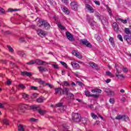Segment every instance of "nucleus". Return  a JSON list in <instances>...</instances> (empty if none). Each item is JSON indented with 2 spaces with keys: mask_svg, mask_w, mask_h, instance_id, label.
<instances>
[{
  "mask_svg": "<svg viewBox=\"0 0 131 131\" xmlns=\"http://www.w3.org/2000/svg\"><path fill=\"white\" fill-rule=\"evenodd\" d=\"M72 119L75 122H79L80 121V115L78 113H74L72 115Z\"/></svg>",
  "mask_w": 131,
  "mask_h": 131,
  "instance_id": "1",
  "label": "nucleus"
},
{
  "mask_svg": "<svg viewBox=\"0 0 131 131\" xmlns=\"http://www.w3.org/2000/svg\"><path fill=\"white\" fill-rule=\"evenodd\" d=\"M21 75L23 76L26 75L27 76H31L32 75V73L30 72H28L27 71L21 72Z\"/></svg>",
  "mask_w": 131,
  "mask_h": 131,
  "instance_id": "16",
  "label": "nucleus"
},
{
  "mask_svg": "<svg viewBox=\"0 0 131 131\" xmlns=\"http://www.w3.org/2000/svg\"><path fill=\"white\" fill-rule=\"evenodd\" d=\"M95 4H96V5H97L98 6H100V2L98 1H94Z\"/></svg>",
  "mask_w": 131,
  "mask_h": 131,
  "instance_id": "64",
  "label": "nucleus"
},
{
  "mask_svg": "<svg viewBox=\"0 0 131 131\" xmlns=\"http://www.w3.org/2000/svg\"><path fill=\"white\" fill-rule=\"evenodd\" d=\"M60 63L61 64V65H62V66H64V67H65V68H68V66H67V64L63 62V61H60Z\"/></svg>",
  "mask_w": 131,
  "mask_h": 131,
  "instance_id": "45",
  "label": "nucleus"
},
{
  "mask_svg": "<svg viewBox=\"0 0 131 131\" xmlns=\"http://www.w3.org/2000/svg\"><path fill=\"white\" fill-rule=\"evenodd\" d=\"M109 41L113 46V45H114V38H113V37H110L109 39Z\"/></svg>",
  "mask_w": 131,
  "mask_h": 131,
  "instance_id": "37",
  "label": "nucleus"
},
{
  "mask_svg": "<svg viewBox=\"0 0 131 131\" xmlns=\"http://www.w3.org/2000/svg\"><path fill=\"white\" fill-rule=\"evenodd\" d=\"M88 121H89V119L86 118H81L80 119V121L81 124H83V125H86V123H88Z\"/></svg>",
  "mask_w": 131,
  "mask_h": 131,
  "instance_id": "8",
  "label": "nucleus"
},
{
  "mask_svg": "<svg viewBox=\"0 0 131 131\" xmlns=\"http://www.w3.org/2000/svg\"><path fill=\"white\" fill-rule=\"evenodd\" d=\"M72 53L74 55V56H75L77 57V58H78V59H82V55H81L80 53L77 52L76 51L74 50L72 52Z\"/></svg>",
  "mask_w": 131,
  "mask_h": 131,
  "instance_id": "7",
  "label": "nucleus"
},
{
  "mask_svg": "<svg viewBox=\"0 0 131 131\" xmlns=\"http://www.w3.org/2000/svg\"><path fill=\"white\" fill-rule=\"evenodd\" d=\"M3 123H4V124H6V125H8V124H9V120L7 119H4L3 120Z\"/></svg>",
  "mask_w": 131,
  "mask_h": 131,
  "instance_id": "46",
  "label": "nucleus"
},
{
  "mask_svg": "<svg viewBox=\"0 0 131 131\" xmlns=\"http://www.w3.org/2000/svg\"><path fill=\"white\" fill-rule=\"evenodd\" d=\"M63 104L62 103H58L55 105V107H62Z\"/></svg>",
  "mask_w": 131,
  "mask_h": 131,
  "instance_id": "53",
  "label": "nucleus"
},
{
  "mask_svg": "<svg viewBox=\"0 0 131 131\" xmlns=\"http://www.w3.org/2000/svg\"><path fill=\"white\" fill-rule=\"evenodd\" d=\"M122 70H123V72H126H126H128V70L126 68L123 67Z\"/></svg>",
  "mask_w": 131,
  "mask_h": 131,
  "instance_id": "60",
  "label": "nucleus"
},
{
  "mask_svg": "<svg viewBox=\"0 0 131 131\" xmlns=\"http://www.w3.org/2000/svg\"><path fill=\"white\" fill-rule=\"evenodd\" d=\"M84 93L86 97H94V98H95L96 99L100 97V95L99 94H91V92H90L89 90H85Z\"/></svg>",
  "mask_w": 131,
  "mask_h": 131,
  "instance_id": "2",
  "label": "nucleus"
},
{
  "mask_svg": "<svg viewBox=\"0 0 131 131\" xmlns=\"http://www.w3.org/2000/svg\"><path fill=\"white\" fill-rule=\"evenodd\" d=\"M116 69L117 70V73H120L119 72V70H120V67H119V65L118 64H115Z\"/></svg>",
  "mask_w": 131,
  "mask_h": 131,
  "instance_id": "35",
  "label": "nucleus"
},
{
  "mask_svg": "<svg viewBox=\"0 0 131 131\" xmlns=\"http://www.w3.org/2000/svg\"><path fill=\"white\" fill-rule=\"evenodd\" d=\"M0 63H3V64H6L7 60L2 59L0 60Z\"/></svg>",
  "mask_w": 131,
  "mask_h": 131,
  "instance_id": "61",
  "label": "nucleus"
},
{
  "mask_svg": "<svg viewBox=\"0 0 131 131\" xmlns=\"http://www.w3.org/2000/svg\"><path fill=\"white\" fill-rule=\"evenodd\" d=\"M63 83L65 86H69V83H68L67 81H63Z\"/></svg>",
  "mask_w": 131,
  "mask_h": 131,
  "instance_id": "58",
  "label": "nucleus"
},
{
  "mask_svg": "<svg viewBox=\"0 0 131 131\" xmlns=\"http://www.w3.org/2000/svg\"><path fill=\"white\" fill-rule=\"evenodd\" d=\"M45 23V20H39L37 24L38 27H41L42 26H43V24Z\"/></svg>",
  "mask_w": 131,
  "mask_h": 131,
  "instance_id": "14",
  "label": "nucleus"
},
{
  "mask_svg": "<svg viewBox=\"0 0 131 131\" xmlns=\"http://www.w3.org/2000/svg\"><path fill=\"white\" fill-rule=\"evenodd\" d=\"M69 93V89L68 88H63V89L62 90V95H67V96L68 95V94Z\"/></svg>",
  "mask_w": 131,
  "mask_h": 131,
  "instance_id": "17",
  "label": "nucleus"
},
{
  "mask_svg": "<svg viewBox=\"0 0 131 131\" xmlns=\"http://www.w3.org/2000/svg\"><path fill=\"white\" fill-rule=\"evenodd\" d=\"M23 98H24V99H25V100H28V99H29L28 95H27L26 94H23Z\"/></svg>",
  "mask_w": 131,
  "mask_h": 131,
  "instance_id": "43",
  "label": "nucleus"
},
{
  "mask_svg": "<svg viewBox=\"0 0 131 131\" xmlns=\"http://www.w3.org/2000/svg\"><path fill=\"white\" fill-rule=\"evenodd\" d=\"M52 66L55 69H59V66H58V64H52Z\"/></svg>",
  "mask_w": 131,
  "mask_h": 131,
  "instance_id": "56",
  "label": "nucleus"
},
{
  "mask_svg": "<svg viewBox=\"0 0 131 131\" xmlns=\"http://www.w3.org/2000/svg\"><path fill=\"white\" fill-rule=\"evenodd\" d=\"M36 97H37V94L33 93V94H32L31 98L32 99H35V98H36Z\"/></svg>",
  "mask_w": 131,
  "mask_h": 131,
  "instance_id": "47",
  "label": "nucleus"
},
{
  "mask_svg": "<svg viewBox=\"0 0 131 131\" xmlns=\"http://www.w3.org/2000/svg\"><path fill=\"white\" fill-rule=\"evenodd\" d=\"M131 37L130 36H129V35H125L124 37V39H125V40H126L128 43V45H129L130 43L129 42V41H128V40H130Z\"/></svg>",
  "mask_w": 131,
  "mask_h": 131,
  "instance_id": "18",
  "label": "nucleus"
},
{
  "mask_svg": "<svg viewBox=\"0 0 131 131\" xmlns=\"http://www.w3.org/2000/svg\"><path fill=\"white\" fill-rule=\"evenodd\" d=\"M45 63H46V61H45L40 59L35 60V64H37V65H43Z\"/></svg>",
  "mask_w": 131,
  "mask_h": 131,
  "instance_id": "13",
  "label": "nucleus"
},
{
  "mask_svg": "<svg viewBox=\"0 0 131 131\" xmlns=\"http://www.w3.org/2000/svg\"><path fill=\"white\" fill-rule=\"evenodd\" d=\"M78 85H79L80 86H82L83 85V83L81 82H77Z\"/></svg>",
  "mask_w": 131,
  "mask_h": 131,
  "instance_id": "62",
  "label": "nucleus"
},
{
  "mask_svg": "<svg viewBox=\"0 0 131 131\" xmlns=\"http://www.w3.org/2000/svg\"><path fill=\"white\" fill-rule=\"evenodd\" d=\"M45 99L43 97H40L38 99H37V102L38 103H42L43 101H45Z\"/></svg>",
  "mask_w": 131,
  "mask_h": 131,
  "instance_id": "24",
  "label": "nucleus"
},
{
  "mask_svg": "<svg viewBox=\"0 0 131 131\" xmlns=\"http://www.w3.org/2000/svg\"><path fill=\"white\" fill-rule=\"evenodd\" d=\"M91 117L93 119H97L98 118V116L93 113H91Z\"/></svg>",
  "mask_w": 131,
  "mask_h": 131,
  "instance_id": "41",
  "label": "nucleus"
},
{
  "mask_svg": "<svg viewBox=\"0 0 131 131\" xmlns=\"http://www.w3.org/2000/svg\"><path fill=\"white\" fill-rule=\"evenodd\" d=\"M68 96V98H70L71 100H74V95L72 93H68V94L67 95Z\"/></svg>",
  "mask_w": 131,
  "mask_h": 131,
  "instance_id": "27",
  "label": "nucleus"
},
{
  "mask_svg": "<svg viewBox=\"0 0 131 131\" xmlns=\"http://www.w3.org/2000/svg\"><path fill=\"white\" fill-rule=\"evenodd\" d=\"M108 95L110 96H114V92L112 91V90H108L106 92Z\"/></svg>",
  "mask_w": 131,
  "mask_h": 131,
  "instance_id": "33",
  "label": "nucleus"
},
{
  "mask_svg": "<svg viewBox=\"0 0 131 131\" xmlns=\"http://www.w3.org/2000/svg\"><path fill=\"white\" fill-rule=\"evenodd\" d=\"M116 77H121L122 78H124V75L123 74L119 75V73H116Z\"/></svg>",
  "mask_w": 131,
  "mask_h": 131,
  "instance_id": "40",
  "label": "nucleus"
},
{
  "mask_svg": "<svg viewBox=\"0 0 131 131\" xmlns=\"http://www.w3.org/2000/svg\"><path fill=\"white\" fill-rule=\"evenodd\" d=\"M37 33L39 36H41V37H43V36H46V35H47V33L41 29L37 30Z\"/></svg>",
  "mask_w": 131,
  "mask_h": 131,
  "instance_id": "6",
  "label": "nucleus"
},
{
  "mask_svg": "<svg viewBox=\"0 0 131 131\" xmlns=\"http://www.w3.org/2000/svg\"><path fill=\"white\" fill-rule=\"evenodd\" d=\"M122 119L124 121H128L129 120V117L126 115H123Z\"/></svg>",
  "mask_w": 131,
  "mask_h": 131,
  "instance_id": "28",
  "label": "nucleus"
},
{
  "mask_svg": "<svg viewBox=\"0 0 131 131\" xmlns=\"http://www.w3.org/2000/svg\"><path fill=\"white\" fill-rule=\"evenodd\" d=\"M117 37L119 39V40H120L121 41H123V39H122V36H121V35H118Z\"/></svg>",
  "mask_w": 131,
  "mask_h": 131,
  "instance_id": "49",
  "label": "nucleus"
},
{
  "mask_svg": "<svg viewBox=\"0 0 131 131\" xmlns=\"http://www.w3.org/2000/svg\"><path fill=\"white\" fill-rule=\"evenodd\" d=\"M123 118V116L121 115H117V116L115 117V119L117 120H120L121 119H122Z\"/></svg>",
  "mask_w": 131,
  "mask_h": 131,
  "instance_id": "29",
  "label": "nucleus"
},
{
  "mask_svg": "<svg viewBox=\"0 0 131 131\" xmlns=\"http://www.w3.org/2000/svg\"><path fill=\"white\" fill-rule=\"evenodd\" d=\"M71 65L74 69L75 70H78L79 68H80V67L79 66V64L74 62H71Z\"/></svg>",
  "mask_w": 131,
  "mask_h": 131,
  "instance_id": "9",
  "label": "nucleus"
},
{
  "mask_svg": "<svg viewBox=\"0 0 131 131\" xmlns=\"http://www.w3.org/2000/svg\"><path fill=\"white\" fill-rule=\"evenodd\" d=\"M38 83H39V84H42V85L44 86L43 84L46 83V82L43 80H40L38 81Z\"/></svg>",
  "mask_w": 131,
  "mask_h": 131,
  "instance_id": "54",
  "label": "nucleus"
},
{
  "mask_svg": "<svg viewBox=\"0 0 131 131\" xmlns=\"http://www.w3.org/2000/svg\"><path fill=\"white\" fill-rule=\"evenodd\" d=\"M38 119L34 118H31L29 119V121H30V122H36V121H38Z\"/></svg>",
  "mask_w": 131,
  "mask_h": 131,
  "instance_id": "34",
  "label": "nucleus"
},
{
  "mask_svg": "<svg viewBox=\"0 0 131 131\" xmlns=\"http://www.w3.org/2000/svg\"><path fill=\"white\" fill-rule=\"evenodd\" d=\"M30 89L33 91H37L38 88L35 86H31Z\"/></svg>",
  "mask_w": 131,
  "mask_h": 131,
  "instance_id": "50",
  "label": "nucleus"
},
{
  "mask_svg": "<svg viewBox=\"0 0 131 131\" xmlns=\"http://www.w3.org/2000/svg\"><path fill=\"white\" fill-rule=\"evenodd\" d=\"M117 21H120L122 22V23H123V24H126L127 23V20L126 19H122L119 17H118L116 18Z\"/></svg>",
  "mask_w": 131,
  "mask_h": 131,
  "instance_id": "22",
  "label": "nucleus"
},
{
  "mask_svg": "<svg viewBox=\"0 0 131 131\" xmlns=\"http://www.w3.org/2000/svg\"><path fill=\"white\" fill-rule=\"evenodd\" d=\"M38 113H39V114L40 115H43V114H45V113H46V111L42 110H38Z\"/></svg>",
  "mask_w": 131,
  "mask_h": 131,
  "instance_id": "39",
  "label": "nucleus"
},
{
  "mask_svg": "<svg viewBox=\"0 0 131 131\" xmlns=\"http://www.w3.org/2000/svg\"><path fill=\"white\" fill-rule=\"evenodd\" d=\"M95 16L96 17H97L101 21V22H102V18H103V16H102L99 12L97 11L95 12Z\"/></svg>",
  "mask_w": 131,
  "mask_h": 131,
  "instance_id": "15",
  "label": "nucleus"
},
{
  "mask_svg": "<svg viewBox=\"0 0 131 131\" xmlns=\"http://www.w3.org/2000/svg\"><path fill=\"white\" fill-rule=\"evenodd\" d=\"M55 94L60 95V96H62V95H63V93H62L63 89H62V88H55Z\"/></svg>",
  "mask_w": 131,
  "mask_h": 131,
  "instance_id": "10",
  "label": "nucleus"
},
{
  "mask_svg": "<svg viewBox=\"0 0 131 131\" xmlns=\"http://www.w3.org/2000/svg\"><path fill=\"white\" fill-rule=\"evenodd\" d=\"M18 87L20 88V89H22V90H24V89H25L26 88V87L24 84H19L18 85Z\"/></svg>",
  "mask_w": 131,
  "mask_h": 131,
  "instance_id": "48",
  "label": "nucleus"
},
{
  "mask_svg": "<svg viewBox=\"0 0 131 131\" xmlns=\"http://www.w3.org/2000/svg\"><path fill=\"white\" fill-rule=\"evenodd\" d=\"M81 43L86 46L87 48H92V44L87 39H82L80 40Z\"/></svg>",
  "mask_w": 131,
  "mask_h": 131,
  "instance_id": "3",
  "label": "nucleus"
},
{
  "mask_svg": "<svg viewBox=\"0 0 131 131\" xmlns=\"http://www.w3.org/2000/svg\"><path fill=\"white\" fill-rule=\"evenodd\" d=\"M30 28H31L32 29H35V28H36V27L35 26V25H33L30 26Z\"/></svg>",
  "mask_w": 131,
  "mask_h": 131,
  "instance_id": "63",
  "label": "nucleus"
},
{
  "mask_svg": "<svg viewBox=\"0 0 131 131\" xmlns=\"http://www.w3.org/2000/svg\"><path fill=\"white\" fill-rule=\"evenodd\" d=\"M92 93H96L100 95L102 93V90L101 89H93L91 91Z\"/></svg>",
  "mask_w": 131,
  "mask_h": 131,
  "instance_id": "21",
  "label": "nucleus"
},
{
  "mask_svg": "<svg viewBox=\"0 0 131 131\" xmlns=\"http://www.w3.org/2000/svg\"><path fill=\"white\" fill-rule=\"evenodd\" d=\"M57 26L61 29V30H65L66 28L64 26H62V24L59 21L57 22Z\"/></svg>",
  "mask_w": 131,
  "mask_h": 131,
  "instance_id": "20",
  "label": "nucleus"
},
{
  "mask_svg": "<svg viewBox=\"0 0 131 131\" xmlns=\"http://www.w3.org/2000/svg\"><path fill=\"white\" fill-rule=\"evenodd\" d=\"M106 9L109 13L110 16H112V11H111V9H110V7L107 6Z\"/></svg>",
  "mask_w": 131,
  "mask_h": 131,
  "instance_id": "38",
  "label": "nucleus"
},
{
  "mask_svg": "<svg viewBox=\"0 0 131 131\" xmlns=\"http://www.w3.org/2000/svg\"><path fill=\"white\" fill-rule=\"evenodd\" d=\"M109 102L111 104H114L115 101H114V98H110L109 100Z\"/></svg>",
  "mask_w": 131,
  "mask_h": 131,
  "instance_id": "51",
  "label": "nucleus"
},
{
  "mask_svg": "<svg viewBox=\"0 0 131 131\" xmlns=\"http://www.w3.org/2000/svg\"><path fill=\"white\" fill-rule=\"evenodd\" d=\"M66 35L70 41H74L75 40V39H74V37H73V35L72 34L70 33L69 32H67L66 33Z\"/></svg>",
  "mask_w": 131,
  "mask_h": 131,
  "instance_id": "5",
  "label": "nucleus"
},
{
  "mask_svg": "<svg viewBox=\"0 0 131 131\" xmlns=\"http://www.w3.org/2000/svg\"><path fill=\"white\" fill-rule=\"evenodd\" d=\"M89 64L91 67H92V68H95V67H98V64L95 63L94 62H90Z\"/></svg>",
  "mask_w": 131,
  "mask_h": 131,
  "instance_id": "31",
  "label": "nucleus"
},
{
  "mask_svg": "<svg viewBox=\"0 0 131 131\" xmlns=\"http://www.w3.org/2000/svg\"><path fill=\"white\" fill-rule=\"evenodd\" d=\"M27 107H28V106L27 105V104H22V105L20 106L21 109H27Z\"/></svg>",
  "mask_w": 131,
  "mask_h": 131,
  "instance_id": "44",
  "label": "nucleus"
},
{
  "mask_svg": "<svg viewBox=\"0 0 131 131\" xmlns=\"http://www.w3.org/2000/svg\"><path fill=\"white\" fill-rule=\"evenodd\" d=\"M17 55L20 57H26V54L23 51H17Z\"/></svg>",
  "mask_w": 131,
  "mask_h": 131,
  "instance_id": "25",
  "label": "nucleus"
},
{
  "mask_svg": "<svg viewBox=\"0 0 131 131\" xmlns=\"http://www.w3.org/2000/svg\"><path fill=\"white\" fill-rule=\"evenodd\" d=\"M43 26L44 27V28H46V29H50V28H51V25H50L45 20H44V24Z\"/></svg>",
  "mask_w": 131,
  "mask_h": 131,
  "instance_id": "19",
  "label": "nucleus"
},
{
  "mask_svg": "<svg viewBox=\"0 0 131 131\" xmlns=\"http://www.w3.org/2000/svg\"><path fill=\"white\" fill-rule=\"evenodd\" d=\"M125 33L126 34H130V30L128 28H125L124 29Z\"/></svg>",
  "mask_w": 131,
  "mask_h": 131,
  "instance_id": "36",
  "label": "nucleus"
},
{
  "mask_svg": "<svg viewBox=\"0 0 131 131\" xmlns=\"http://www.w3.org/2000/svg\"><path fill=\"white\" fill-rule=\"evenodd\" d=\"M85 8L87 9V10H88V11H89L90 13H94L95 12L94 8H93V7H92V6L89 4L85 5Z\"/></svg>",
  "mask_w": 131,
  "mask_h": 131,
  "instance_id": "12",
  "label": "nucleus"
},
{
  "mask_svg": "<svg viewBox=\"0 0 131 131\" xmlns=\"http://www.w3.org/2000/svg\"><path fill=\"white\" fill-rule=\"evenodd\" d=\"M96 39L97 40H98V41H102L103 40V39L102 38H101V37H100V36H98L96 37Z\"/></svg>",
  "mask_w": 131,
  "mask_h": 131,
  "instance_id": "57",
  "label": "nucleus"
},
{
  "mask_svg": "<svg viewBox=\"0 0 131 131\" xmlns=\"http://www.w3.org/2000/svg\"><path fill=\"white\" fill-rule=\"evenodd\" d=\"M7 48L10 53H14V49L10 46L8 45Z\"/></svg>",
  "mask_w": 131,
  "mask_h": 131,
  "instance_id": "32",
  "label": "nucleus"
},
{
  "mask_svg": "<svg viewBox=\"0 0 131 131\" xmlns=\"http://www.w3.org/2000/svg\"><path fill=\"white\" fill-rule=\"evenodd\" d=\"M16 11H18L17 9H13L12 8L8 9V12H16Z\"/></svg>",
  "mask_w": 131,
  "mask_h": 131,
  "instance_id": "52",
  "label": "nucleus"
},
{
  "mask_svg": "<svg viewBox=\"0 0 131 131\" xmlns=\"http://www.w3.org/2000/svg\"><path fill=\"white\" fill-rule=\"evenodd\" d=\"M18 130H19V131H25L24 130V126H23L21 124H19L18 126Z\"/></svg>",
  "mask_w": 131,
  "mask_h": 131,
  "instance_id": "30",
  "label": "nucleus"
},
{
  "mask_svg": "<svg viewBox=\"0 0 131 131\" xmlns=\"http://www.w3.org/2000/svg\"><path fill=\"white\" fill-rule=\"evenodd\" d=\"M106 75L107 76H110V77H115V75H114L113 74L111 73L110 71H106L105 72Z\"/></svg>",
  "mask_w": 131,
  "mask_h": 131,
  "instance_id": "26",
  "label": "nucleus"
},
{
  "mask_svg": "<svg viewBox=\"0 0 131 131\" xmlns=\"http://www.w3.org/2000/svg\"><path fill=\"white\" fill-rule=\"evenodd\" d=\"M0 12L2 13V14H6V12L5 11V10L3 9V8L0 7Z\"/></svg>",
  "mask_w": 131,
  "mask_h": 131,
  "instance_id": "55",
  "label": "nucleus"
},
{
  "mask_svg": "<svg viewBox=\"0 0 131 131\" xmlns=\"http://www.w3.org/2000/svg\"><path fill=\"white\" fill-rule=\"evenodd\" d=\"M37 69H38L39 72H47L49 71L48 68L43 66L38 67Z\"/></svg>",
  "mask_w": 131,
  "mask_h": 131,
  "instance_id": "11",
  "label": "nucleus"
},
{
  "mask_svg": "<svg viewBox=\"0 0 131 131\" xmlns=\"http://www.w3.org/2000/svg\"><path fill=\"white\" fill-rule=\"evenodd\" d=\"M73 74H74V75L76 76V77H79V72H77L76 73H73Z\"/></svg>",
  "mask_w": 131,
  "mask_h": 131,
  "instance_id": "59",
  "label": "nucleus"
},
{
  "mask_svg": "<svg viewBox=\"0 0 131 131\" xmlns=\"http://www.w3.org/2000/svg\"><path fill=\"white\" fill-rule=\"evenodd\" d=\"M70 6L72 10L77 11V9H78V4H77V2H72L71 3Z\"/></svg>",
  "mask_w": 131,
  "mask_h": 131,
  "instance_id": "4",
  "label": "nucleus"
},
{
  "mask_svg": "<svg viewBox=\"0 0 131 131\" xmlns=\"http://www.w3.org/2000/svg\"><path fill=\"white\" fill-rule=\"evenodd\" d=\"M62 11L63 12V13H65L67 15H68L70 12H69V10H68V8L66 7H63L62 9Z\"/></svg>",
  "mask_w": 131,
  "mask_h": 131,
  "instance_id": "23",
  "label": "nucleus"
},
{
  "mask_svg": "<svg viewBox=\"0 0 131 131\" xmlns=\"http://www.w3.org/2000/svg\"><path fill=\"white\" fill-rule=\"evenodd\" d=\"M27 64H28V65H33V64H35V60H31L29 62H27Z\"/></svg>",
  "mask_w": 131,
  "mask_h": 131,
  "instance_id": "42",
  "label": "nucleus"
}]
</instances>
